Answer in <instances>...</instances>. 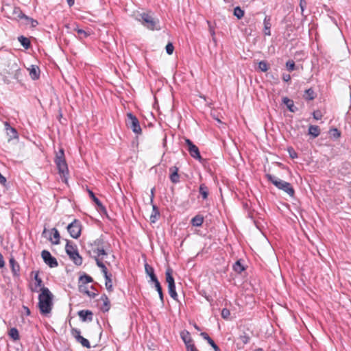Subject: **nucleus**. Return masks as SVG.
Here are the masks:
<instances>
[{"label": "nucleus", "mask_w": 351, "mask_h": 351, "mask_svg": "<svg viewBox=\"0 0 351 351\" xmlns=\"http://www.w3.org/2000/svg\"><path fill=\"white\" fill-rule=\"evenodd\" d=\"M38 295V307L42 315L51 313L53 307V295L47 287H42Z\"/></svg>", "instance_id": "obj_1"}, {"label": "nucleus", "mask_w": 351, "mask_h": 351, "mask_svg": "<svg viewBox=\"0 0 351 351\" xmlns=\"http://www.w3.org/2000/svg\"><path fill=\"white\" fill-rule=\"evenodd\" d=\"M136 19L149 30L159 31L161 29L159 19L154 17L151 12L140 13L136 16Z\"/></svg>", "instance_id": "obj_2"}, {"label": "nucleus", "mask_w": 351, "mask_h": 351, "mask_svg": "<svg viewBox=\"0 0 351 351\" xmlns=\"http://www.w3.org/2000/svg\"><path fill=\"white\" fill-rule=\"evenodd\" d=\"M54 162L56 165L60 176L64 178V182H66L69 169L65 160L64 151L62 148L60 149L59 152L56 153Z\"/></svg>", "instance_id": "obj_3"}, {"label": "nucleus", "mask_w": 351, "mask_h": 351, "mask_svg": "<svg viewBox=\"0 0 351 351\" xmlns=\"http://www.w3.org/2000/svg\"><path fill=\"white\" fill-rule=\"evenodd\" d=\"M265 176L267 180L271 182L278 189L283 191L290 197L294 196L295 190L289 182L282 180L271 174H266Z\"/></svg>", "instance_id": "obj_4"}, {"label": "nucleus", "mask_w": 351, "mask_h": 351, "mask_svg": "<svg viewBox=\"0 0 351 351\" xmlns=\"http://www.w3.org/2000/svg\"><path fill=\"white\" fill-rule=\"evenodd\" d=\"M89 250L88 253L90 254H93V256L99 257L101 255H107L106 252V243L104 241L102 237L95 239L88 245Z\"/></svg>", "instance_id": "obj_5"}, {"label": "nucleus", "mask_w": 351, "mask_h": 351, "mask_svg": "<svg viewBox=\"0 0 351 351\" xmlns=\"http://www.w3.org/2000/svg\"><path fill=\"white\" fill-rule=\"evenodd\" d=\"M65 251L69 258L73 261L75 265L80 266L82 264V257L80 255L75 244L70 241H67Z\"/></svg>", "instance_id": "obj_6"}, {"label": "nucleus", "mask_w": 351, "mask_h": 351, "mask_svg": "<svg viewBox=\"0 0 351 351\" xmlns=\"http://www.w3.org/2000/svg\"><path fill=\"white\" fill-rule=\"evenodd\" d=\"M125 123L128 128H130L134 133L136 134H141L142 130L140 125V123L137 117L132 113L129 112L127 114V119Z\"/></svg>", "instance_id": "obj_7"}, {"label": "nucleus", "mask_w": 351, "mask_h": 351, "mask_svg": "<svg viewBox=\"0 0 351 351\" xmlns=\"http://www.w3.org/2000/svg\"><path fill=\"white\" fill-rule=\"evenodd\" d=\"M70 236L73 239H78L81 235L82 223L80 220L74 219L66 227Z\"/></svg>", "instance_id": "obj_8"}, {"label": "nucleus", "mask_w": 351, "mask_h": 351, "mask_svg": "<svg viewBox=\"0 0 351 351\" xmlns=\"http://www.w3.org/2000/svg\"><path fill=\"white\" fill-rule=\"evenodd\" d=\"M185 142L191 156L202 163L204 162L205 160L201 156L199 148L189 138H185Z\"/></svg>", "instance_id": "obj_9"}, {"label": "nucleus", "mask_w": 351, "mask_h": 351, "mask_svg": "<svg viewBox=\"0 0 351 351\" xmlns=\"http://www.w3.org/2000/svg\"><path fill=\"white\" fill-rule=\"evenodd\" d=\"M41 257L43 259L45 263L47 264L49 267L51 268L58 267V263L56 258L53 257L48 250H43L41 252Z\"/></svg>", "instance_id": "obj_10"}, {"label": "nucleus", "mask_w": 351, "mask_h": 351, "mask_svg": "<svg viewBox=\"0 0 351 351\" xmlns=\"http://www.w3.org/2000/svg\"><path fill=\"white\" fill-rule=\"evenodd\" d=\"M169 179L173 184H177L180 182V176L178 174L179 169L176 166H173L169 168Z\"/></svg>", "instance_id": "obj_11"}, {"label": "nucleus", "mask_w": 351, "mask_h": 351, "mask_svg": "<svg viewBox=\"0 0 351 351\" xmlns=\"http://www.w3.org/2000/svg\"><path fill=\"white\" fill-rule=\"evenodd\" d=\"M89 197L95 203L98 207V210L101 213H106V207L102 204L101 202L95 196V193L90 189H88Z\"/></svg>", "instance_id": "obj_12"}, {"label": "nucleus", "mask_w": 351, "mask_h": 351, "mask_svg": "<svg viewBox=\"0 0 351 351\" xmlns=\"http://www.w3.org/2000/svg\"><path fill=\"white\" fill-rule=\"evenodd\" d=\"M180 337L184 341L186 348H187L189 346L193 345V340L191 337L190 332L186 330H183L180 332Z\"/></svg>", "instance_id": "obj_13"}, {"label": "nucleus", "mask_w": 351, "mask_h": 351, "mask_svg": "<svg viewBox=\"0 0 351 351\" xmlns=\"http://www.w3.org/2000/svg\"><path fill=\"white\" fill-rule=\"evenodd\" d=\"M10 266L14 276H19L20 274V265L13 256L9 260Z\"/></svg>", "instance_id": "obj_14"}, {"label": "nucleus", "mask_w": 351, "mask_h": 351, "mask_svg": "<svg viewBox=\"0 0 351 351\" xmlns=\"http://www.w3.org/2000/svg\"><path fill=\"white\" fill-rule=\"evenodd\" d=\"M82 322L93 320V313L90 310H81L77 313Z\"/></svg>", "instance_id": "obj_15"}, {"label": "nucleus", "mask_w": 351, "mask_h": 351, "mask_svg": "<svg viewBox=\"0 0 351 351\" xmlns=\"http://www.w3.org/2000/svg\"><path fill=\"white\" fill-rule=\"evenodd\" d=\"M145 271L146 274L147 276H149V278H150V281L149 282H155V281L158 280L157 276H156V274L154 273V267H152L151 265H149L147 263L145 264Z\"/></svg>", "instance_id": "obj_16"}, {"label": "nucleus", "mask_w": 351, "mask_h": 351, "mask_svg": "<svg viewBox=\"0 0 351 351\" xmlns=\"http://www.w3.org/2000/svg\"><path fill=\"white\" fill-rule=\"evenodd\" d=\"M5 127L6 134L8 136H9L8 141H10L13 138H18V132L14 128L11 127L8 122H5Z\"/></svg>", "instance_id": "obj_17"}, {"label": "nucleus", "mask_w": 351, "mask_h": 351, "mask_svg": "<svg viewBox=\"0 0 351 351\" xmlns=\"http://www.w3.org/2000/svg\"><path fill=\"white\" fill-rule=\"evenodd\" d=\"M19 15H18V18L21 19H25L26 21V24H30L32 27H35L38 25V23L36 20L27 16V15L23 14L22 12V11H19Z\"/></svg>", "instance_id": "obj_18"}, {"label": "nucleus", "mask_w": 351, "mask_h": 351, "mask_svg": "<svg viewBox=\"0 0 351 351\" xmlns=\"http://www.w3.org/2000/svg\"><path fill=\"white\" fill-rule=\"evenodd\" d=\"M200 335L204 339H205L208 343L214 349L215 351H221L220 348L215 343V341L209 337V335L205 332H202Z\"/></svg>", "instance_id": "obj_19"}, {"label": "nucleus", "mask_w": 351, "mask_h": 351, "mask_svg": "<svg viewBox=\"0 0 351 351\" xmlns=\"http://www.w3.org/2000/svg\"><path fill=\"white\" fill-rule=\"evenodd\" d=\"M282 103L287 106L288 110L291 112H295L298 110L295 106L293 101L287 97L282 98Z\"/></svg>", "instance_id": "obj_20"}, {"label": "nucleus", "mask_w": 351, "mask_h": 351, "mask_svg": "<svg viewBox=\"0 0 351 351\" xmlns=\"http://www.w3.org/2000/svg\"><path fill=\"white\" fill-rule=\"evenodd\" d=\"M11 69L13 70L12 79L16 80L17 82L21 81V70L16 63L11 64Z\"/></svg>", "instance_id": "obj_21"}, {"label": "nucleus", "mask_w": 351, "mask_h": 351, "mask_svg": "<svg viewBox=\"0 0 351 351\" xmlns=\"http://www.w3.org/2000/svg\"><path fill=\"white\" fill-rule=\"evenodd\" d=\"M100 300L103 301V306L101 307V311L104 313L109 311L110 308V302L108 296L105 293H104L101 296Z\"/></svg>", "instance_id": "obj_22"}, {"label": "nucleus", "mask_w": 351, "mask_h": 351, "mask_svg": "<svg viewBox=\"0 0 351 351\" xmlns=\"http://www.w3.org/2000/svg\"><path fill=\"white\" fill-rule=\"evenodd\" d=\"M153 283L154 284V288L156 289V290L157 291V292L158 293L160 302H161L162 305L164 306V304H165L164 293L162 291V288L161 287V285L158 280L154 282Z\"/></svg>", "instance_id": "obj_23"}, {"label": "nucleus", "mask_w": 351, "mask_h": 351, "mask_svg": "<svg viewBox=\"0 0 351 351\" xmlns=\"http://www.w3.org/2000/svg\"><path fill=\"white\" fill-rule=\"evenodd\" d=\"M166 282L168 283V286L174 285L175 280L173 277V269L171 267H168L165 271Z\"/></svg>", "instance_id": "obj_24"}, {"label": "nucleus", "mask_w": 351, "mask_h": 351, "mask_svg": "<svg viewBox=\"0 0 351 351\" xmlns=\"http://www.w3.org/2000/svg\"><path fill=\"white\" fill-rule=\"evenodd\" d=\"M29 71L30 77L33 80H38L39 78V77H40V69H39L38 66H34V65H32L31 67L29 69Z\"/></svg>", "instance_id": "obj_25"}, {"label": "nucleus", "mask_w": 351, "mask_h": 351, "mask_svg": "<svg viewBox=\"0 0 351 351\" xmlns=\"http://www.w3.org/2000/svg\"><path fill=\"white\" fill-rule=\"evenodd\" d=\"M270 21H271V18L270 16H266L264 19V21H263V23H264V29H263V32L265 34V35H267V36H270L271 35V23H270Z\"/></svg>", "instance_id": "obj_26"}, {"label": "nucleus", "mask_w": 351, "mask_h": 351, "mask_svg": "<svg viewBox=\"0 0 351 351\" xmlns=\"http://www.w3.org/2000/svg\"><path fill=\"white\" fill-rule=\"evenodd\" d=\"M199 193L201 195V196L202 197L203 199L205 200V199H208V197L209 195V190H208V186L204 183H202L199 185Z\"/></svg>", "instance_id": "obj_27"}, {"label": "nucleus", "mask_w": 351, "mask_h": 351, "mask_svg": "<svg viewBox=\"0 0 351 351\" xmlns=\"http://www.w3.org/2000/svg\"><path fill=\"white\" fill-rule=\"evenodd\" d=\"M51 233L53 234V238L55 239L54 241L52 239V237H49V240L51 241L53 244L58 245L60 243V235L58 230L56 228H53L51 229Z\"/></svg>", "instance_id": "obj_28"}, {"label": "nucleus", "mask_w": 351, "mask_h": 351, "mask_svg": "<svg viewBox=\"0 0 351 351\" xmlns=\"http://www.w3.org/2000/svg\"><path fill=\"white\" fill-rule=\"evenodd\" d=\"M160 216V212L158 206L155 204H152V212L150 216V220L152 223H155L157 218Z\"/></svg>", "instance_id": "obj_29"}, {"label": "nucleus", "mask_w": 351, "mask_h": 351, "mask_svg": "<svg viewBox=\"0 0 351 351\" xmlns=\"http://www.w3.org/2000/svg\"><path fill=\"white\" fill-rule=\"evenodd\" d=\"M18 40L25 49H28L31 47L29 39L24 36H19Z\"/></svg>", "instance_id": "obj_30"}, {"label": "nucleus", "mask_w": 351, "mask_h": 351, "mask_svg": "<svg viewBox=\"0 0 351 351\" xmlns=\"http://www.w3.org/2000/svg\"><path fill=\"white\" fill-rule=\"evenodd\" d=\"M204 222V217L199 215H195L192 218L191 223L193 226L199 227Z\"/></svg>", "instance_id": "obj_31"}, {"label": "nucleus", "mask_w": 351, "mask_h": 351, "mask_svg": "<svg viewBox=\"0 0 351 351\" xmlns=\"http://www.w3.org/2000/svg\"><path fill=\"white\" fill-rule=\"evenodd\" d=\"M308 134L313 138L317 137L320 134V129L319 126L311 125L308 128Z\"/></svg>", "instance_id": "obj_32"}, {"label": "nucleus", "mask_w": 351, "mask_h": 351, "mask_svg": "<svg viewBox=\"0 0 351 351\" xmlns=\"http://www.w3.org/2000/svg\"><path fill=\"white\" fill-rule=\"evenodd\" d=\"M8 335L14 341H16L20 339L19 332L16 328H11Z\"/></svg>", "instance_id": "obj_33"}, {"label": "nucleus", "mask_w": 351, "mask_h": 351, "mask_svg": "<svg viewBox=\"0 0 351 351\" xmlns=\"http://www.w3.org/2000/svg\"><path fill=\"white\" fill-rule=\"evenodd\" d=\"M8 67H9V69H5V73L6 74V75H5V77L3 78V81L6 84H9L10 82L8 78L12 79V76H13V70L11 69V64L10 65L9 64Z\"/></svg>", "instance_id": "obj_34"}, {"label": "nucleus", "mask_w": 351, "mask_h": 351, "mask_svg": "<svg viewBox=\"0 0 351 351\" xmlns=\"http://www.w3.org/2000/svg\"><path fill=\"white\" fill-rule=\"evenodd\" d=\"M304 97L306 100H313L316 97V94L312 88L305 90Z\"/></svg>", "instance_id": "obj_35"}, {"label": "nucleus", "mask_w": 351, "mask_h": 351, "mask_svg": "<svg viewBox=\"0 0 351 351\" xmlns=\"http://www.w3.org/2000/svg\"><path fill=\"white\" fill-rule=\"evenodd\" d=\"M233 269L238 274H241L245 270L244 266L241 264V261H237L233 265Z\"/></svg>", "instance_id": "obj_36"}, {"label": "nucleus", "mask_w": 351, "mask_h": 351, "mask_svg": "<svg viewBox=\"0 0 351 351\" xmlns=\"http://www.w3.org/2000/svg\"><path fill=\"white\" fill-rule=\"evenodd\" d=\"M168 292L170 296L174 300H178V294L176 290V285L168 286Z\"/></svg>", "instance_id": "obj_37"}, {"label": "nucleus", "mask_w": 351, "mask_h": 351, "mask_svg": "<svg viewBox=\"0 0 351 351\" xmlns=\"http://www.w3.org/2000/svg\"><path fill=\"white\" fill-rule=\"evenodd\" d=\"M80 281H81L82 284L85 285L93 282V278L91 276L84 274L83 276L80 277Z\"/></svg>", "instance_id": "obj_38"}, {"label": "nucleus", "mask_w": 351, "mask_h": 351, "mask_svg": "<svg viewBox=\"0 0 351 351\" xmlns=\"http://www.w3.org/2000/svg\"><path fill=\"white\" fill-rule=\"evenodd\" d=\"M111 276H112V275L105 277V280H106L105 285H106V289L109 292H111L113 290Z\"/></svg>", "instance_id": "obj_39"}, {"label": "nucleus", "mask_w": 351, "mask_h": 351, "mask_svg": "<svg viewBox=\"0 0 351 351\" xmlns=\"http://www.w3.org/2000/svg\"><path fill=\"white\" fill-rule=\"evenodd\" d=\"M234 15L238 19H241L244 15V11L239 6H237L234 9Z\"/></svg>", "instance_id": "obj_40"}, {"label": "nucleus", "mask_w": 351, "mask_h": 351, "mask_svg": "<svg viewBox=\"0 0 351 351\" xmlns=\"http://www.w3.org/2000/svg\"><path fill=\"white\" fill-rule=\"evenodd\" d=\"M79 289L81 292H84L85 294H86L88 297H90L91 298H95L96 297V295H97L95 292H92L88 290H86V287H84V289H83L82 285H80Z\"/></svg>", "instance_id": "obj_41"}, {"label": "nucleus", "mask_w": 351, "mask_h": 351, "mask_svg": "<svg viewBox=\"0 0 351 351\" xmlns=\"http://www.w3.org/2000/svg\"><path fill=\"white\" fill-rule=\"evenodd\" d=\"M76 341L81 343V345L84 348H90V344L89 341L83 337L80 338V339Z\"/></svg>", "instance_id": "obj_42"}, {"label": "nucleus", "mask_w": 351, "mask_h": 351, "mask_svg": "<svg viewBox=\"0 0 351 351\" xmlns=\"http://www.w3.org/2000/svg\"><path fill=\"white\" fill-rule=\"evenodd\" d=\"M34 278V280L36 281V283H35L36 287H41L43 286V280L39 277V272L38 271H36L35 273Z\"/></svg>", "instance_id": "obj_43"}, {"label": "nucleus", "mask_w": 351, "mask_h": 351, "mask_svg": "<svg viewBox=\"0 0 351 351\" xmlns=\"http://www.w3.org/2000/svg\"><path fill=\"white\" fill-rule=\"evenodd\" d=\"M258 68L261 71L266 72L269 69V66L266 61L262 60L258 63Z\"/></svg>", "instance_id": "obj_44"}, {"label": "nucleus", "mask_w": 351, "mask_h": 351, "mask_svg": "<svg viewBox=\"0 0 351 351\" xmlns=\"http://www.w3.org/2000/svg\"><path fill=\"white\" fill-rule=\"evenodd\" d=\"M71 334L73 336V337L75 339L76 341L79 340L80 338H81L82 336H81V332L80 330L73 328L71 329Z\"/></svg>", "instance_id": "obj_45"}, {"label": "nucleus", "mask_w": 351, "mask_h": 351, "mask_svg": "<svg viewBox=\"0 0 351 351\" xmlns=\"http://www.w3.org/2000/svg\"><path fill=\"white\" fill-rule=\"evenodd\" d=\"M286 66L289 72H291L295 69V64L293 60H289L286 62Z\"/></svg>", "instance_id": "obj_46"}, {"label": "nucleus", "mask_w": 351, "mask_h": 351, "mask_svg": "<svg viewBox=\"0 0 351 351\" xmlns=\"http://www.w3.org/2000/svg\"><path fill=\"white\" fill-rule=\"evenodd\" d=\"M221 315L223 319H228L230 316V311L228 308H224L222 309Z\"/></svg>", "instance_id": "obj_47"}, {"label": "nucleus", "mask_w": 351, "mask_h": 351, "mask_svg": "<svg viewBox=\"0 0 351 351\" xmlns=\"http://www.w3.org/2000/svg\"><path fill=\"white\" fill-rule=\"evenodd\" d=\"M306 5H307V2L306 0H300V8L301 10V14L304 17H306V16L304 14V12L305 8H306Z\"/></svg>", "instance_id": "obj_48"}, {"label": "nucleus", "mask_w": 351, "mask_h": 351, "mask_svg": "<svg viewBox=\"0 0 351 351\" xmlns=\"http://www.w3.org/2000/svg\"><path fill=\"white\" fill-rule=\"evenodd\" d=\"M239 339L244 344H247L249 343L250 337L247 334L244 332L243 335H240Z\"/></svg>", "instance_id": "obj_49"}, {"label": "nucleus", "mask_w": 351, "mask_h": 351, "mask_svg": "<svg viewBox=\"0 0 351 351\" xmlns=\"http://www.w3.org/2000/svg\"><path fill=\"white\" fill-rule=\"evenodd\" d=\"M166 52L169 55H171L173 52L174 47L171 43H169L165 47Z\"/></svg>", "instance_id": "obj_50"}, {"label": "nucleus", "mask_w": 351, "mask_h": 351, "mask_svg": "<svg viewBox=\"0 0 351 351\" xmlns=\"http://www.w3.org/2000/svg\"><path fill=\"white\" fill-rule=\"evenodd\" d=\"M199 293L201 294V295L204 297L208 302H212L213 301V299L212 298V297L210 295H208L206 291L202 290L199 292Z\"/></svg>", "instance_id": "obj_51"}, {"label": "nucleus", "mask_w": 351, "mask_h": 351, "mask_svg": "<svg viewBox=\"0 0 351 351\" xmlns=\"http://www.w3.org/2000/svg\"><path fill=\"white\" fill-rule=\"evenodd\" d=\"M313 117L316 120H320L322 118V113L320 110H315L313 112Z\"/></svg>", "instance_id": "obj_52"}, {"label": "nucleus", "mask_w": 351, "mask_h": 351, "mask_svg": "<svg viewBox=\"0 0 351 351\" xmlns=\"http://www.w3.org/2000/svg\"><path fill=\"white\" fill-rule=\"evenodd\" d=\"M75 30L80 35H82L84 38H86L88 36H89V34H88L86 31H84L82 29L76 28Z\"/></svg>", "instance_id": "obj_53"}, {"label": "nucleus", "mask_w": 351, "mask_h": 351, "mask_svg": "<svg viewBox=\"0 0 351 351\" xmlns=\"http://www.w3.org/2000/svg\"><path fill=\"white\" fill-rule=\"evenodd\" d=\"M95 258V260L96 261V264L99 267V268H105V265L103 263L102 261H100V259L99 258V257H97V256H93Z\"/></svg>", "instance_id": "obj_54"}, {"label": "nucleus", "mask_w": 351, "mask_h": 351, "mask_svg": "<svg viewBox=\"0 0 351 351\" xmlns=\"http://www.w3.org/2000/svg\"><path fill=\"white\" fill-rule=\"evenodd\" d=\"M289 151V156L291 158H298V154L297 153L293 150V148H291V149H288Z\"/></svg>", "instance_id": "obj_55"}, {"label": "nucleus", "mask_w": 351, "mask_h": 351, "mask_svg": "<svg viewBox=\"0 0 351 351\" xmlns=\"http://www.w3.org/2000/svg\"><path fill=\"white\" fill-rule=\"evenodd\" d=\"M332 136L335 138H337L340 137L341 133H340V132L337 128H335L332 130Z\"/></svg>", "instance_id": "obj_56"}, {"label": "nucleus", "mask_w": 351, "mask_h": 351, "mask_svg": "<svg viewBox=\"0 0 351 351\" xmlns=\"http://www.w3.org/2000/svg\"><path fill=\"white\" fill-rule=\"evenodd\" d=\"M282 78L283 81H285L286 82H289L291 79V75L289 74H285V73H284L282 75Z\"/></svg>", "instance_id": "obj_57"}, {"label": "nucleus", "mask_w": 351, "mask_h": 351, "mask_svg": "<svg viewBox=\"0 0 351 351\" xmlns=\"http://www.w3.org/2000/svg\"><path fill=\"white\" fill-rule=\"evenodd\" d=\"M186 348V351H199L194 343L193 345L188 346Z\"/></svg>", "instance_id": "obj_58"}, {"label": "nucleus", "mask_w": 351, "mask_h": 351, "mask_svg": "<svg viewBox=\"0 0 351 351\" xmlns=\"http://www.w3.org/2000/svg\"><path fill=\"white\" fill-rule=\"evenodd\" d=\"M5 267V261L1 253H0V269Z\"/></svg>", "instance_id": "obj_59"}, {"label": "nucleus", "mask_w": 351, "mask_h": 351, "mask_svg": "<svg viewBox=\"0 0 351 351\" xmlns=\"http://www.w3.org/2000/svg\"><path fill=\"white\" fill-rule=\"evenodd\" d=\"M101 271L104 276V278L108 276H110V274H108L107 267L105 266V268H101Z\"/></svg>", "instance_id": "obj_60"}, {"label": "nucleus", "mask_w": 351, "mask_h": 351, "mask_svg": "<svg viewBox=\"0 0 351 351\" xmlns=\"http://www.w3.org/2000/svg\"><path fill=\"white\" fill-rule=\"evenodd\" d=\"M68 5L71 7L74 5L75 0H66Z\"/></svg>", "instance_id": "obj_61"}, {"label": "nucleus", "mask_w": 351, "mask_h": 351, "mask_svg": "<svg viewBox=\"0 0 351 351\" xmlns=\"http://www.w3.org/2000/svg\"><path fill=\"white\" fill-rule=\"evenodd\" d=\"M154 190H155V189H154V188H153V189L151 190V203H152V202H153V200H154Z\"/></svg>", "instance_id": "obj_62"}, {"label": "nucleus", "mask_w": 351, "mask_h": 351, "mask_svg": "<svg viewBox=\"0 0 351 351\" xmlns=\"http://www.w3.org/2000/svg\"><path fill=\"white\" fill-rule=\"evenodd\" d=\"M25 311V313H26V315H30V310L29 309L28 307L27 306H23Z\"/></svg>", "instance_id": "obj_63"}, {"label": "nucleus", "mask_w": 351, "mask_h": 351, "mask_svg": "<svg viewBox=\"0 0 351 351\" xmlns=\"http://www.w3.org/2000/svg\"><path fill=\"white\" fill-rule=\"evenodd\" d=\"M19 11H21L19 8H15L14 9V14H16V17H18V15H19Z\"/></svg>", "instance_id": "obj_64"}]
</instances>
